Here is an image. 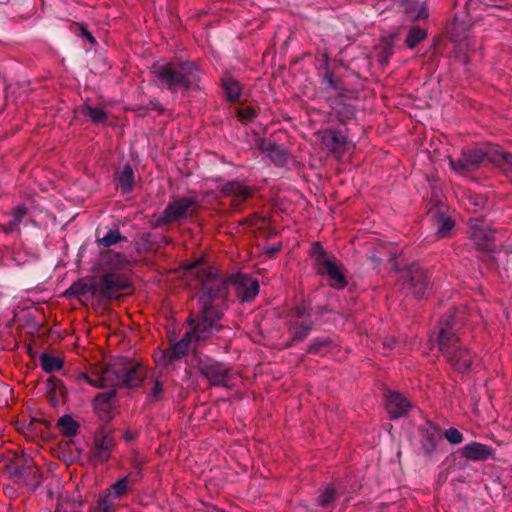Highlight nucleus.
Masks as SVG:
<instances>
[{
    "label": "nucleus",
    "instance_id": "a211bd4d",
    "mask_svg": "<svg viewBox=\"0 0 512 512\" xmlns=\"http://www.w3.org/2000/svg\"><path fill=\"white\" fill-rule=\"evenodd\" d=\"M127 287L126 280L118 274L107 273L100 278L99 290L106 296L124 290Z\"/></svg>",
    "mask_w": 512,
    "mask_h": 512
},
{
    "label": "nucleus",
    "instance_id": "0eeeda50",
    "mask_svg": "<svg viewBox=\"0 0 512 512\" xmlns=\"http://www.w3.org/2000/svg\"><path fill=\"white\" fill-rule=\"evenodd\" d=\"M492 149L473 147L463 150L458 159L448 157L450 168L460 174L477 169L485 159L491 158Z\"/></svg>",
    "mask_w": 512,
    "mask_h": 512
},
{
    "label": "nucleus",
    "instance_id": "f257e3e1",
    "mask_svg": "<svg viewBox=\"0 0 512 512\" xmlns=\"http://www.w3.org/2000/svg\"><path fill=\"white\" fill-rule=\"evenodd\" d=\"M200 277V314L196 320H190L193 327L180 341L176 342L171 349L154 355L159 364L166 365L175 359L182 358L188 353L191 343L206 340L223 327L222 306L228 293L227 281L214 268L203 269Z\"/></svg>",
    "mask_w": 512,
    "mask_h": 512
},
{
    "label": "nucleus",
    "instance_id": "72a5a7b5",
    "mask_svg": "<svg viewBox=\"0 0 512 512\" xmlns=\"http://www.w3.org/2000/svg\"><path fill=\"white\" fill-rule=\"evenodd\" d=\"M426 32L421 28H412L406 38V44L409 48H414L419 42L424 40Z\"/></svg>",
    "mask_w": 512,
    "mask_h": 512
},
{
    "label": "nucleus",
    "instance_id": "423d86ee",
    "mask_svg": "<svg viewBox=\"0 0 512 512\" xmlns=\"http://www.w3.org/2000/svg\"><path fill=\"white\" fill-rule=\"evenodd\" d=\"M288 331L294 341H303L312 330L311 308L303 303L289 313Z\"/></svg>",
    "mask_w": 512,
    "mask_h": 512
},
{
    "label": "nucleus",
    "instance_id": "cd10ccee",
    "mask_svg": "<svg viewBox=\"0 0 512 512\" xmlns=\"http://www.w3.org/2000/svg\"><path fill=\"white\" fill-rule=\"evenodd\" d=\"M223 88L230 101L237 100L241 95V85L238 81L227 78L223 80Z\"/></svg>",
    "mask_w": 512,
    "mask_h": 512
},
{
    "label": "nucleus",
    "instance_id": "ea45409f",
    "mask_svg": "<svg viewBox=\"0 0 512 512\" xmlns=\"http://www.w3.org/2000/svg\"><path fill=\"white\" fill-rule=\"evenodd\" d=\"M238 116L243 121H250L255 117V111L252 108H244L238 112Z\"/></svg>",
    "mask_w": 512,
    "mask_h": 512
},
{
    "label": "nucleus",
    "instance_id": "f3484780",
    "mask_svg": "<svg viewBox=\"0 0 512 512\" xmlns=\"http://www.w3.org/2000/svg\"><path fill=\"white\" fill-rule=\"evenodd\" d=\"M237 296L242 302L252 301L259 293V283L244 275L236 278Z\"/></svg>",
    "mask_w": 512,
    "mask_h": 512
},
{
    "label": "nucleus",
    "instance_id": "20e7f679",
    "mask_svg": "<svg viewBox=\"0 0 512 512\" xmlns=\"http://www.w3.org/2000/svg\"><path fill=\"white\" fill-rule=\"evenodd\" d=\"M151 72L159 86L171 92L191 89L198 86L200 73L192 62H162L153 64Z\"/></svg>",
    "mask_w": 512,
    "mask_h": 512
},
{
    "label": "nucleus",
    "instance_id": "7c9ffc66",
    "mask_svg": "<svg viewBox=\"0 0 512 512\" xmlns=\"http://www.w3.org/2000/svg\"><path fill=\"white\" fill-rule=\"evenodd\" d=\"M126 238L121 235L119 230H109L102 238L97 239V243L99 245H102L104 247H110L112 245H115Z\"/></svg>",
    "mask_w": 512,
    "mask_h": 512
},
{
    "label": "nucleus",
    "instance_id": "6ab92c4d",
    "mask_svg": "<svg viewBox=\"0 0 512 512\" xmlns=\"http://www.w3.org/2000/svg\"><path fill=\"white\" fill-rule=\"evenodd\" d=\"M222 193L225 196L232 197L239 204L252 195L250 187L239 181H231L222 187Z\"/></svg>",
    "mask_w": 512,
    "mask_h": 512
},
{
    "label": "nucleus",
    "instance_id": "f8f14e48",
    "mask_svg": "<svg viewBox=\"0 0 512 512\" xmlns=\"http://www.w3.org/2000/svg\"><path fill=\"white\" fill-rule=\"evenodd\" d=\"M411 407V403L399 392H388L386 394L385 408L391 419L405 416Z\"/></svg>",
    "mask_w": 512,
    "mask_h": 512
},
{
    "label": "nucleus",
    "instance_id": "f704fd0d",
    "mask_svg": "<svg viewBox=\"0 0 512 512\" xmlns=\"http://www.w3.org/2000/svg\"><path fill=\"white\" fill-rule=\"evenodd\" d=\"M336 498V491L332 485H327L318 497V504L322 507L328 506Z\"/></svg>",
    "mask_w": 512,
    "mask_h": 512
},
{
    "label": "nucleus",
    "instance_id": "49530a36",
    "mask_svg": "<svg viewBox=\"0 0 512 512\" xmlns=\"http://www.w3.org/2000/svg\"><path fill=\"white\" fill-rule=\"evenodd\" d=\"M463 64H467L468 63V57L467 56H464L463 59H461Z\"/></svg>",
    "mask_w": 512,
    "mask_h": 512
},
{
    "label": "nucleus",
    "instance_id": "c9c22d12",
    "mask_svg": "<svg viewBox=\"0 0 512 512\" xmlns=\"http://www.w3.org/2000/svg\"><path fill=\"white\" fill-rule=\"evenodd\" d=\"M116 391L109 390L96 395L94 399V406L96 409H105L106 405L115 397Z\"/></svg>",
    "mask_w": 512,
    "mask_h": 512
},
{
    "label": "nucleus",
    "instance_id": "7ed1b4c3",
    "mask_svg": "<svg viewBox=\"0 0 512 512\" xmlns=\"http://www.w3.org/2000/svg\"><path fill=\"white\" fill-rule=\"evenodd\" d=\"M457 329L454 315L451 313L446 315L440 323L438 345L451 367L459 373H465L472 365L473 356L461 343Z\"/></svg>",
    "mask_w": 512,
    "mask_h": 512
},
{
    "label": "nucleus",
    "instance_id": "1a4fd4ad",
    "mask_svg": "<svg viewBox=\"0 0 512 512\" xmlns=\"http://www.w3.org/2000/svg\"><path fill=\"white\" fill-rule=\"evenodd\" d=\"M196 202L190 198H180L170 202L158 218V224H169L185 219L192 214Z\"/></svg>",
    "mask_w": 512,
    "mask_h": 512
},
{
    "label": "nucleus",
    "instance_id": "a18cd8bd",
    "mask_svg": "<svg viewBox=\"0 0 512 512\" xmlns=\"http://www.w3.org/2000/svg\"><path fill=\"white\" fill-rule=\"evenodd\" d=\"M278 249H279V248H277V247H273V248H271V249L269 250V252H270V253H275V252H277V251H278Z\"/></svg>",
    "mask_w": 512,
    "mask_h": 512
},
{
    "label": "nucleus",
    "instance_id": "bb28decb",
    "mask_svg": "<svg viewBox=\"0 0 512 512\" xmlns=\"http://www.w3.org/2000/svg\"><path fill=\"white\" fill-rule=\"evenodd\" d=\"M40 364L45 372L51 373L60 370L62 368L63 362L58 357H53L49 354H42L40 356Z\"/></svg>",
    "mask_w": 512,
    "mask_h": 512
},
{
    "label": "nucleus",
    "instance_id": "c85d7f7f",
    "mask_svg": "<svg viewBox=\"0 0 512 512\" xmlns=\"http://www.w3.org/2000/svg\"><path fill=\"white\" fill-rule=\"evenodd\" d=\"M164 398V383L155 378L151 383V388L147 391L149 402H158Z\"/></svg>",
    "mask_w": 512,
    "mask_h": 512
},
{
    "label": "nucleus",
    "instance_id": "a878e982",
    "mask_svg": "<svg viewBox=\"0 0 512 512\" xmlns=\"http://www.w3.org/2000/svg\"><path fill=\"white\" fill-rule=\"evenodd\" d=\"M332 341L328 337H318L311 341L308 352L313 354H324L330 350Z\"/></svg>",
    "mask_w": 512,
    "mask_h": 512
},
{
    "label": "nucleus",
    "instance_id": "c03bdc74",
    "mask_svg": "<svg viewBox=\"0 0 512 512\" xmlns=\"http://www.w3.org/2000/svg\"><path fill=\"white\" fill-rule=\"evenodd\" d=\"M87 38H88V40H89L91 43H93V42L95 41V40H94V38H93V36H92L91 34H88V35H87Z\"/></svg>",
    "mask_w": 512,
    "mask_h": 512
},
{
    "label": "nucleus",
    "instance_id": "4c0bfd02",
    "mask_svg": "<svg viewBox=\"0 0 512 512\" xmlns=\"http://www.w3.org/2000/svg\"><path fill=\"white\" fill-rule=\"evenodd\" d=\"M89 288L86 284L83 283H74L70 286V288L67 290V294H73V295H84L88 292Z\"/></svg>",
    "mask_w": 512,
    "mask_h": 512
},
{
    "label": "nucleus",
    "instance_id": "412c9836",
    "mask_svg": "<svg viewBox=\"0 0 512 512\" xmlns=\"http://www.w3.org/2000/svg\"><path fill=\"white\" fill-rule=\"evenodd\" d=\"M135 183L134 171L130 165H125L121 171L118 172V185L123 194L132 191Z\"/></svg>",
    "mask_w": 512,
    "mask_h": 512
},
{
    "label": "nucleus",
    "instance_id": "9b49d317",
    "mask_svg": "<svg viewBox=\"0 0 512 512\" xmlns=\"http://www.w3.org/2000/svg\"><path fill=\"white\" fill-rule=\"evenodd\" d=\"M199 371L213 386H226L230 381L229 368L217 361H200Z\"/></svg>",
    "mask_w": 512,
    "mask_h": 512
},
{
    "label": "nucleus",
    "instance_id": "f03ea898",
    "mask_svg": "<svg viewBox=\"0 0 512 512\" xmlns=\"http://www.w3.org/2000/svg\"><path fill=\"white\" fill-rule=\"evenodd\" d=\"M144 373L141 364L120 357L90 374H81L80 379L96 388L136 387L142 382Z\"/></svg>",
    "mask_w": 512,
    "mask_h": 512
},
{
    "label": "nucleus",
    "instance_id": "ddd939ff",
    "mask_svg": "<svg viewBox=\"0 0 512 512\" xmlns=\"http://www.w3.org/2000/svg\"><path fill=\"white\" fill-rule=\"evenodd\" d=\"M322 143L324 147L337 158H340L350 146L344 134L333 130H326L323 133Z\"/></svg>",
    "mask_w": 512,
    "mask_h": 512
},
{
    "label": "nucleus",
    "instance_id": "2f4dec72",
    "mask_svg": "<svg viewBox=\"0 0 512 512\" xmlns=\"http://www.w3.org/2000/svg\"><path fill=\"white\" fill-rule=\"evenodd\" d=\"M453 227L454 221L450 217L441 215L437 219V235L440 238L446 237Z\"/></svg>",
    "mask_w": 512,
    "mask_h": 512
},
{
    "label": "nucleus",
    "instance_id": "393cba45",
    "mask_svg": "<svg viewBox=\"0 0 512 512\" xmlns=\"http://www.w3.org/2000/svg\"><path fill=\"white\" fill-rule=\"evenodd\" d=\"M463 202L466 209L477 212L485 207L487 200L482 195L469 192L464 196Z\"/></svg>",
    "mask_w": 512,
    "mask_h": 512
},
{
    "label": "nucleus",
    "instance_id": "4468645a",
    "mask_svg": "<svg viewBox=\"0 0 512 512\" xmlns=\"http://www.w3.org/2000/svg\"><path fill=\"white\" fill-rule=\"evenodd\" d=\"M128 490V478L124 477L117 482H115L112 487L111 491L103 496H100L98 501V512H112V508L114 506V502L112 500V496L114 498H118L122 495H124Z\"/></svg>",
    "mask_w": 512,
    "mask_h": 512
},
{
    "label": "nucleus",
    "instance_id": "2eb2a0df",
    "mask_svg": "<svg viewBox=\"0 0 512 512\" xmlns=\"http://www.w3.org/2000/svg\"><path fill=\"white\" fill-rule=\"evenodd\" d=\"M461 454L471 461H486L493 458L494 449L479 442H470L461 448Z\"/></svg>",
    "mask_w": 512,
    "mask_h": 512
},
{
    "label": "nucleus",
    "instance_id": "9d476101",
    "mask_svg": "<svg viewBox=\"0 0 512 512\" xmlns=\"http://www.w3.org/2000/svg\"><path fill=\"white\" fill-rule=\"evenodd\" d=\"M470 238L478 249L492 250V243L496 240L497 232L483 220L475 218L469 224Z\"/></svg>",
    "mask_w": 512,
    "mask_h": 512
},
{
    "label": "nucleus",
    "instance_id": "79ce46f5",
    "mask_svg": "<svg viewBox=\"0 0 512 512\" xmlns=\"http://www.w3.org/2000/svg\"><path fill=\"white\" fill-rule=\"evenodd\" d=\"M385 56L381 59V62H387L388 57L393 54L392 47L390 44H385L384 48Z\"/></svg>",
    "mask_w": 512,
    "mask_h": 512
},
{
    "label": "nucleus",
    "instance_id": "5701e85b",
    "mask_svg": "<svg viewBox=\"0 0 512 512\" xmlns=\"http://www.w3.org/2000/svg\"><path fill=\"white\" fill-rule=\"evenodd\" d=\"M27 210L24 205L17 206L12 212V220L3 226V231L8 234L14 231H18L19 224L26 215Z\"/></svg>",
    "mask_w": 512,
    "mask_h": 512
},
{
    "label": "nucleus",
    "instance_id": "aec40b11",
    "mask_svg": "<svg viewBox=\"0 0 512 512\" xmlns=\"http://www.w3.org/2000/svg\"><path fill=\"white\" fill-rule=\"evenodd\" d=\"M261 150L266 154L271 161L277 166H284L288 161L287 152L280 146L272 142H263L261 144Z\"/></svg>",
    "mask_w": 512,
    "mask_h": 512
},
{
    "label": "nucleus",
    "instance_id": "37998d69",
    "mask_svg": "<svg viewBox=\"0 0 512 512\" xmlns=\"http://www.w3.org/2000/svg\"><path fill=\"white\" fill-rule=\"evenodd\" d=\"M428 16L427 9L425 7H421L419 13L417 14V18H426Z\"/></svg>",
    "mask_w": 512,
    "mask_h": 512
},
{
    "label": "nucleus",
    "instance_id": "dca6fc26",
    "mask_svg": "<svg viewBox=\"0 0 512 512\" xmlns=\"http://www.w3.org/2000/svg\"><path fill=\"white\" fill-rule=\"evenodd\" d=\"M114 447V439L109 434L97 435L92 450V457L95 461L105 462L109 459L112 448Z\"/></svg>",
    "mask_w": 512,
    "mask_h": 512
},
{
    "label": "nucleus",
    "instance_id": "a19ab883",
    "mask_svg": "<svg viewBox=\"0 0 512 512\" xmlns=\"http://www.w3.org/2000/svg\"><path fill=\"white\" fill-rule=\"evenodd\" d=\"M436 446L435 439L431 436L426 439L425 442H423V449L426 451L427 454H430L434 451Z\"/></svg>",
    "mask_w": 512,
    "mask_h": 512
},
{
    "label": "nucleus",
    "instance_id": "39448f33",
    "mask_svg": "<svg viewBox=\"0 0 512 512\" xmlns=\"http://www.w3.org/2000/svg\"><path fill=\"white\" fill-rule=\"evenodd\" d=\"M312 255L317 273L326 275L331 287L343 289L347 285L348 282L343 273L342 265L317 242L313 244Z\"/></svg>",
    "mask_w": 512,
    "mask_h": 512
},
{
    "label": "nucleus",
    "instance_id": "c756f323",
    "mask_svg": "<svg viewBox=\"0 0 512 512\" xmlns=\"http://www.w3.org/2000/svg\"><path fill=\"white\" fill-rule=\"evenodd\" d=\"M58 424L61 428L62 433L69 437L75 435L79 428L78 423L68 415L60 417V419L58 420Z\"/></svg>",
    "mask_w": 512,
    "mask_h": 512
},
{
    "label": "nucleus",
    "instance_id": "09e8293b",
    "mask_svg": "<svg viewBox=\"0 0 512 512\" xmlns=\"http://www.w3.org/2000/svg\"><path fill=\"white\" fill-rule=\"evenodd\" d=\"M348 113H349V115L347 117H350V115H353L352 111H349Z\"/></svg>",
    "mask_w": 512,
    "mask_h": 512
},
{
    "label": "nucleus",
    "instance_id": "58836bf2",
    "mask_svg": "<svg viewBox=\"0 0 512 512\" xmlns=\"http://www.w3.org/2000/svg\"><path fill=\"white\" fill-rule=\"evenodd\" d=\"M323 82L330 89L337 90L339 88L337 82L333 78V74L330 71H326L323 76Z\"/></svg>",
    "mask_w": 512,
    "mask_h": 512
},
{
    "label": "nucleus",
    "instance_id": "de8ad7c7",
    "mask_svg": "<svg viewBox=\"0 0 512 512\" xmlns=\"http://www.w3.org/2000/svg\"><path fill=\"white\" fill-rule=\"evenodd\" d=\"M384 344H385L386 346L390 347V348L392 347V341L385 342Z\"/></svg>",
    "mask_w": 512,
    "mask_h": 512
},
{
    "label": "nucleus",
    "instance_id": "4be33fe9",
    "mask_svg": "<svg viewBox=\"0 0 512 512\" xmlns=\"http://www.w3.org/2000/svg\"><path fill=\"white\" fill-rule=\"evenodd\" d=\"M490 161L498 165L505 174H512V154L503 151H492Z\"/></svg>",
    "mask_w": 512,
    "mask_h": 512
},
{
    "label": "nucleus",
    "instance_id": "473e14b6",
    "mask_svg": "<svg viewBox=\"0 0 512 512\" xmlns=\"http://www.w3.org/2000/svg\"><path fill=\"white\" fill-rule=\"evenodd\" d=\"M102 259H108L107 264L111 268H119L127 263V258L124 254L121 253H113L112 251H107L102 255Z\"/></svg>",
    "mask_w": 512,
    "mask_h": 512
},
{
    "label": "nucleus",
    "instance_id": "b1692460",
    "mask_svg": "<svg viewBox=\"0 0 512 512\" xmlns=\"http://www.w3.org/2000/svg\"><path fill=\"white\" fill-rule=\"evenodd\" d=\"M82 114L93 123H104L107 120V113L101 107L84 104L82 106Z\"/></svg>",
    "mask_w": 512,
    "mask_h": 512
},
{
    "label": "nucleus",
    "instance_id": "e433bc0d",
    "mask_svg": "<svg viewBox=\"0 0 512 512\" xmlns=\"http://www.w3.org/2000/svg\"><path fill=\"white\" fill-rule=\"evenodd\" d=\"M444 436L446 440L453 445L460 444L463 441L462 433L456 428L451 427L447 429L444 433Z\"/></svg>",
    "mask_w": 512,
    "mask_h": 512
},
{
    "label": "nucleus",
    "instance_id": "6e6552de",
    "mask_svg": "<svg viewBox=\"0 0 512 512\" xmlns=\"http://www.w3.org/2000/svg\"><path fill=\"white\" fill-rule=\"evenodd\" d=\"M400 285L407 295L421 298L428 287L427 272L419 266H412L402 273Z\"/></svg>",
    "mask_w": 512,
    "mask_h": 512
}]
</instances>
